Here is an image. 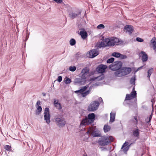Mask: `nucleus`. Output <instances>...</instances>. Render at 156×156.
Returning a JSON list of instances; mask_svg holds the SVG:
<instances>
[{"instance_id":"nucleus-42","label":"nucleus","mask_w":156,"mask_h":156,"mask_svg":"<svg viewBox=\"0 0 156 156\" xmlns=\"http://www.w3.org/2000/svg\"><path fill=\"white\" fill-rule=\"evenodd\" d=\"M128 144V142H126L122 145L121 149L126 146Z\"/></svg>"},{"instance_id":"nucleus-50","label":"nucleus","mask_w":156,"mask_h":156,"mask_svg":"<svg viewBox=\"0 0 156 156\" xmlns=\"http://www.w3.org/2000/svg\"><path fill=\"white\" fill-rule=\"evenodd\" d=\"M42 94L44 96H45L46 95V94L44 93H42Z\"/></svg>"},{"instance_id":"nucleus-47","label":"nucleus","mask_w":156,"mask_h":156,"mask_svg":"<svg viewBox=\"0 0 156 156\" xmlns=\"http://www.w3.org/2000/svg\"><path fill=\"white\" fill-rule=\"evenodd\" d=\"M151 101L152 103V105L153 106L154 102H155V100L154 99H152Z\"/></svg>"},{"instance_id":"nucleus-36","label":"nucleus","mask_w":156,"mask_h":156,"mask_svg":"<svg viewBox=\"0 0 156 156\" xmlns=\"http://www.w3.org/2000/svg\"><path fill=\"white\" fill-rule=\"evenodd\" d=\"M105 26L103 24H100L98 25L97 27V28L98 29H103L105 28Z\"/></svg>"},{"instance_id":"nucleus-29","label":"nucleus","mask_w":156,"mask_h":156,"mask_svg":"<svg viewBox=\"0 0 156 156\" xmlns=\"http://www.w3.org/2000/svg\"><path fill=\"white\" fill-rule=\"evenodd\" d=\"M105 77V76L103 74H102L101 75L96 78L95 79L98 80L100 81L103 80Z\"/></svg>"},{"instance_id":"nucleus-6","label":"nucleus","mask_w":156,"mask_h":156,"mask_svg":"<svg viewBox=\"0 0 156 156\" xmlns=\"http://www.w3.org/2000/svg\"><path fill=\"white\" fill-rule=\"evenodd\" d=\"M99 105L100 103L98 101H92L88 106L87 110L89 112H94L98 109Z\"/></svg>"},{"instance_id":"nucleus-43","label":"nucleus","mask_w":156,"mask_h":156,"mask_svg":"<svg viewBox=\"0 0 156 156\" xmlns=\"http://www.w3.org/2000/svg\"><path fill=\"white\" fill-rule=\"evenodd\" d=\"M54 1L58 3H61L62 2V0H54Z\"/></svg>"},{"instance_id":"nucleus-10","label":"nucleus","mask_w":156,"mask_h":156,"mask_svg":"<svg viewBox=\"0 0 156 156\" xmlns=\"http://www.w3.org/2000/svg\"><path fill=\"white\" fill-rule=\"evenodd\" d=\"M91 135L94 137L101 136V134L99 133V131L95 127H92L91 128Z\"/></svg>"},{"instance_id":"nucleus-39","label":"nucleus","mask_w":156,"mask_h":156,"mask_svg":"<svg viewBox=\"0 0 156 156\" xmlns=\"http://www.w3.org/2000/svg\"><path fill=\"white\" fill-rule=\"evenodd\" d=\"M136 40L137 41L140 42H142L144 41V40L143 39L139 37H137L136 38Z\"/></svg>"},{"instance_id":"nucleus-31","label":"nucleus","mask_w":156,"mask_h":156,"mask_svg":"<svg viewBox=\"0 0 156 156\" xmlns=\"http://www.w3.org/2000/svg\"><path fill=\"white\" fill-rule=\"evenodd\" d=\"M136 79L135 77L134 76V77H132L130 80V83L132 84H135V80Z\"/></svg>"},{"instance_id":"nucleus-38","label":"nucleus","mask_w":156,"mask_h":156,"mask_svg":"<svg viewBox=\"0 0 156 156\" xmlns=\"http://www.w3.org/2000/svg\"><path fill=\"white\" fill-rule=\"evenodd\" d=\"M152 115H153L152 113H151V115L149 117H148V121H146L147 119H146L145 121H146V122H147V123H149V122H150L151 121V119L152 118Z\"/></svg>"},{"instance_id":"nucleus-15","label":"nucleus","mask_w":156,"mask_h":156,"mask_svg":"<svg viewBox=\"0 0 156 156\" xmlns=\"http://www.w3.org/2000/svg\"><path fill=\"white\" fill-rule=\"evenodd\" d=\"M140 130L138 129H136L134 130L133 131V136L136 137V140L139 139V136L140 135Z\"/></svg>"},{"instance_id":"nucleus-24","label":"nucleus","mask_w":156,"mask_h":156,"mask_svg":"<svg viewBox=\"0 0 156 156\" xmlns=\"http://www.w3.org/2000/svg\"><path fill=\"white\" fill-rule=\"evenodd\" d=\"M42 108L41 106H38L36 111L35 114L36 115H38L41 114L42 111Z\"/></svg>"},{"instance_id":"nucleus-32","label":"nucleus","mask_w":156,"mask_h":156,"mask_svg":"<svg viewBox=\"0 0 156 156\" xmlns=\"http://www.w3.org/2000/svg\"><path fill=\"white\" fill-rule=\"evenodd\" d=\"M81 93V95L83 97H85L89 93V90H87L85 92H82Z\"/></svg>"},{"instance_id":"nucleus-46","label":"nucleus","mask_w":156,"mask_h":156,"mask_svg":"<svg viewBox=\"0 0 156 156\" xmlns=\"http://www.w3.org/2000/svg\"><path fill=\"white\" fill-rule=\"evenodd\" d=\"M128 148H129V147H128V146L126 147L123 150L124 151H128Z\"/></svg>"},{"instance_id":"nucleus-40","label":"nucleus","mask_w":156,"mask_h":156,"mask_svg":"<svg viewBox=\"0 0 156 156\" xmlns=\"http://www.w3.org/2000/svg\"><path fill=\"white\" fill-rule=\"evenodd\" d=\"M97 85V84H93V85H92V86H90L89 88V89L88 90H89V92L90 93V91H91L92 88L93 87H94V86H96Z\"/></svg>"},{"instance_id":"nucleus-34","label":"nucleus","mask_w":156,"mask_h":156,"mask_svg":"<svg viewBox=\"0 0 156 156\" xmlns=\"http://www.w3.org/2000/svg\"><path fill=\"white\" fill-rule=\"evenodd\" d=\"M5 149L8 151H9L11 150V147L9 145H6L5 147Z\"/></svg>"},{"instance_id":"nucleus-28","label":"nucleus","mask_w":156,"mask_h":156,"mask_svg":"<svg viewBox=\"0 0 156 156\" xmlns=\"http://www.w3.org/2000/svg\"><path fill=\"white\" fill-rule=\"evenodd\" d=\"M120 53L117 52L113 53L112 54V56L116 58H119L120 56Z\"/></svg>"},{"instance_id":"nucleus-8","label":"nucleus","mask_w":156,"mask_h":156,"mask_svg":"<svg viewBox=\"0 0 156 156\" xmlns=\"http://www.w3.org/2000/svg\"><path fill=\"white\" fill-rule=\"evenodd\" d=\"M44 119L48 124L50 122V118L51 115L50 114L49 109L48 108H46L44 109Z\"/></svg>"},{"instance_id":"nucleus-1","label":"nucleus","mask_w":156,"mask_h":156,"mask_svg":"<svg viewBox=\"0 0 156 156\" xmlns=\"http://www.w3.org/2000/svg\"><path fill=\"white\" fill-rule=\"evenodd\" d=\"M119 44L120 40L119 39L112 37L111 38H106L105 40H103L98 47L99 48H104L107 46H114L115 45H119Z\"/></svg>"},{"instance_id":"nucleus-48","label":"nucleus","mask_w":156,"mask_h":156,"mask_svg":"<svg viewBox=\"0 0 156 156\" xmlns=\"http://www.w3.org/2000/svg\"><path fill=\"white\" fill-rule=\"evenodd\" d=\"M98 100H99V101H100V100H101V101H102V102H103L102 99L101 98V97H99V98H98Z\"/></svg>"},{"instance_id":"nucleus-41","label":"nucleus","mask_w":156,"mask_h":156,"mask_svg":"<svg viewBox=\"0 0 156 156\" xmlns=\"http://www.w3.org/2000/svg\"><path fill=\"white\" fill-rule=\"evenodd\" d=\"M62 76H58L57 80L58 82H60L62 81Z\"/></svg>"},{"instance_id":"nucleus-54","label":"nucleus","mask_w":156,"mask_h":156,"mask_svg":"<svg viewBox=\"0 0 156 156\" xmlns=\"http://www.w3.org/2000/svg\"><path fill=\"white\" fill-rule=\"evenodd\" d=\"M81 30H84V29H81Z\"/></svg>"},{"instance_id":"nucleus-4","label":"nucleus","mask_w":156,"mask_h":156,"mask_svg":"<svg viewBox=\"0 0 156 156\" xmlns=\"http://www.w3.org/2000/svg\"><path fill=\"white\" fill-rule=\"evenodd\" d=\"M95 119V115L94 113L89 114L87 117H85L82 119L80 126H86L93 122Z\"/></svg>"},{"instance_id":"nucleus-12","label":"nucleus","mask_w":156,"mask_h":156,"mask_svg":"<svg viewBox=\"0 0 156 156\" xmlns=\"http://www.w3.org/2000/svg\"><path fill=\"white\" fill-rule=\"evenodd\" d=\"M136 97V91H132L130 94H127L125 100H129L133 99Z\"/></svg>"},{"instance_id":"nucleus-13","label":"nucleus","mask_w":156,"mask_h":156,"mask_svg":"<svg viewBox=\"0 0 156 156\" xmlns=\"http://www.w3.org/2000/svg\"><path fill=\"white\" fill-rule=\"evenodd\" d=\"M124 76L129 74L131 72V69L130 68H123L121 69Z\"/></svg>"},{"instance_id":"nucleus-55","label":"nucleus","mask_w":156,"mask_h":156,"mask_svg":"<svg viewBox=\"0 0 156 156\" xmlns=\"http://www.w3.org/2000/svg\"><path fill=\"white\" fill-rule=\"evenodd\" d=\"M104 149H106V148H104Z\"/></svg>"},{"instance_id":"nucleus-2","label":"nucleus","mask_w":156,"mask_h":156,"mask_svg":"<svg viewBox=\"0 0 156 156\" xmlns=\"http://www.w3.org/2000/svg\"><path fill=\"white\" fill-rule=\"evenodd\" d=\"M89 69L87 67L84 68L82 70L80 74L81 78H76L74 80L75 85H81L84 84L86 81L87 77L89 74Z\"/></svg>"},{"instance_id":"nucleus-26","label":"nucleus","mask_w":156,"mask_h":156,"mask_svg":"<svg viewBox=\"0 0 156 156\" xmlns=\"http://www.w3.org/2000/svg\"><path fill=\"white\" fill-rule=\"evenodd\" d=\"M154 71V69L153 68H151V69H149L147 71L148 76L147 77L148 78L150 79L151 75L152 73Z\"/></svg>"},{"instance_id":"nucleus-18","label":"nucleus","mask_w":156,"mask_h":156,"mask_svg":"<svg viewBox=\"0 0 156 156\" xmlns=\"http://www.w3.org/2000/svg\"><path fill=\"white\" fill-rule=\"evenodd\" d=\"M54 105L56 109L58 110H61L62 108L61 104L59 103L58 100H55L54 102Z\"/></svg>"},{"instance_id":"nucleus-52","label":"nucleus","mask_w":156,"mask_h":156,"mask_svg":"<svg viewBox=\"0 0 156 156\" xmlns=\"http://www.w3.org/2000/svg\"><path fill=\"white\" fill-rule=\"evenodd\" d=\"M140 69H138V68L137 69V70L136 71H138Z\"/></svg>"},{"instance_id":"nucleus-21","label":"nucleus","mask_w":156,"mask_h":156,"mask_svg":"<svg viewBox=\"0 0 156 156\" xmlns=\"http://www.w3.org/2000/svg\"><path fill=\"white\" fill-rule=\"evenodd\" d=\"M89 84L87 85L86 86L83 87L80 90L75 91V92L76 93H81L89 87V84Z\"/></svg>"},{"instance_id":"nucleus-33","label":"nucleus","mask_w":156,"mask_h":156,"mask_svg":"<svg viewBox=\"0 0 156 156\" xmlns=\"http://www.w3.org/2000/svg\"><path fill=\"white\" fill-rule=\"evenodd\" d=\"M114 58L113 57H112L107 60V62L108 63H112L114 60Z\"/></svg>"},{"instance_id":"nucleus-7","label":"nucleus","mask_w":156,"mask_h":156,"mask_svg":"<svg viewBox=\"0 0 156 156\" xmlns=\"http://www.w3.org/2000/svg\"><path fill=\"white\" fill-rule=\"evenodd\" d=\"M122 65V63L121 61H116L109 66V68L112 70L121 69Z\"/></svg>"},{"instance_id":"nucleus-27","label":"nucleus","mask_w":156,"mask_h":156,"mask_svg":"<svg viewBox=\"0 0 156 156\" xmlns=\"http://www.w3.org/2000/svg\"><path fill=\"white\" fill-rule=\"evenodd\" d=\"M64 81L65 83L66 84H69L71 82V80L67 77L65 78Z\"/></svg>"},{"instance_id":"nucleus-23","label":"nucleus","mask_w":156,"mask_h":156,"mask_svg":"<svg viewBox=\"0 0 156 156\" xmlns=\"http://www.w3.org/2000/svg\"><path fill=\"white\" fill-rule=\"evenodd\" d=\"M110 122H113L115 121V113L111 112L110 114Z\"/></svg>"},{"instance_id":"nucleus-44","label":"nucleus","mask_w":156,"mask_h":156,"mask_svg":"<svg viewBox=\"0 0 156 156\" xmlns=\"http://www.w3.org/2000/svg\"><path fill=\"white\" fill-rule=\"evenodd\" d=\"M91 128H90L88 130L87 132L86 133L87 134H90L91 135Z\"/></svg>"},{"instance_id":"nucleus-51","label":"nucleus","mask_w":156,"mask_h":156,"mask_svg":"<svg viewBox=\"0 0 156 156\" xmlns=\"http://www.w3.org/2000/svg\"><path fill=\"white\" fill-rule=\"evenodd\" d=\"M143 67V66H141L140 67L138 68V69H141L142 67Z\"/></svg>"},{"instance_id":"nucleus-35","label":"nucleus","mask_w":156,"mask_h":156,"mask_svg":"<svg viewBox=\"0 0 156 156\" xmlns=\"http://www.w3.org/2000/svg\"><path fill=\"white\" fill-rule=\"evenodd\" d=\"M69 69L70 71L72 72H74L76 70V68L75 66H71L69 67Z\"/></svg>"},{"instance_id":"nucleus-3","label":"nucleus","mask_w":156,"mask_h":156,"mask_svg":"<svg viewBox=\"0 0 156 156\" xmlns=\"http://www.w3.org/2000/svg\"><path fill=\"white\" fill-rule=\"evenodd\" d=\"M113 140V138L112 136H101L98 141L99 145L101 146H105L110 144Z\"/></svg>"},{"instance_id":"nucleus-30","label":"nucleus","mask_w":156,"mask_h":156,"mask_svg":"<svg viewBox=\"0 0 156 156\" xmlns=\"http://www.w3.org/2000/svg\"><path fill=\"white\" fill-rule=\"evenodd\" d=\"M69 43L71 46H73L76 44V41L74 39L72 38L69 41Z\"/></svg>"},{"instance_id":"nucleus-37","label":"nucleus","mask_w":156,"mask_h":156,"mask_svg":"<svg viewBox=\"0 0 156 156\" xmlns=\"http://www.w3.org/2000/svg\"><path fill=\"white\" fill-rule=\"evenodd\" d=\"M119 58L121 59H124L127 58V56L125 55H123L120 54Z\"/></svg>"},{"instance_id":"nucleus-14","label":"nucleus","mask_w":156,"mask_h":156,"mask_svg":"<svg viewBox=\"0 0 156 156\" xmlns=\"http://www.w3.org/2000/svg\"><path fill=\"white\" fill-rule=\"evenodd\" d=\"M124 29L126 30V32H128L129 34H130L133 32V28L132 26L128 25L125 26Z\"/></svg>"},{"instance_id":"nucleus-45","label":"nucleus","mask_w":156,"mask_h":156,"mask_svg":"<svg viewBox=\"0 0 156 156\" xmlns=\"http://www.w3.org/2000/svg\"><path fill=\"white\" fill-rule=\"evenodd\" d=\"M41 104V101H38L36 105V106H39V105H40Z\"/></svg>"},{"instance_id":"nucleus-49","label":"nucleus","mask_w":156,"mask_h":156,"mask_svg":"<svg viewBox=\"0 0 156 156\" xmlns=\"http://www.w3.org/2000/svg\"><path fill=\"white\" fill-rule=\"evenodd\" d=\"M134 119L136 120V123H137V121H138L137 119V117H134Z\"/></svg>"},{"instance_id":"nucleus-56","label":"nucleus","mask_w":156,"mask_h":156,"mask_svg":"<svg viewBox=\"0 0 156 156\" xmlns=\"http://www.w3.org/2000/svg\"><path fill=\"white\" fill-rule=\"evenodd\" d=\"M87 156V155H86V156L85 155H84V156Z\"/></svg>"},{"instance_id":"nucleus-19","label":"nucleus","mask_w":156,"mask_h":156,"mask_svg":"<svg viewBox=\"0 0 156 156\" xmlns=\"http://www.w3.org/2000/svg\"><path fill=\"white\" fill-rule=\"evenodd\" d=\"M115 71L114 74L116 77H121L124 76L121 69Z\"/></svg>"},{"instance_id":"nucleus-17","label":"nucleus","mask_w":156,"mask_h":156,"mask_svg":"<svg viewBox=\"0 0 156 156\" xmlns=\"http://www.w3.org/2000/svg\"><path fill=\"white\" fill-rule=\"evenodd\" d=\"M141 54H142V60L143 62H146L148 59V56L145 52L144 51H141Z\"/></svg>"},{"instance_id":"nucleus-20","label":"nucleus","mask_w":156,"mask_h":156,"mask_svg":"<svg viewBox=\"0 0 156 156\" xmlns=\"http://www.w3.org/2000/svg\"><path fill=\"white\" fill-rule=\"evenodd\" d=\"M151 43L152 44L153 49L156 52V39L154 37L153 38L151 41Z\"/></svg>"},{"instance_id":"nucleus-53","label":"nucleus","mask_w":156,"mask_h":156,"mask_svg":"<svg viewBox=\"0 0 156 156\" xmlns=\"http://www.w3.org/2000/svg\"><path fill=\"white\" fill-rule=\"evenodd\" d=\"M154 28L155 29H156V26H155L154 27Z\"/></svg>"},{"instance_id":"nucleus-11","label":"nucleus","mask_w":156,"mask_h":156,"mask_svg":"<svg viewBox=\"0 0 156 156\" xmlns=\"http://www.w3.org/2000/svg\"><path fill=\"white\" fill-rule=\"evenodd\" d=\"M107 66L105 65L102 64L99 65L96 68V71L98 73H103L105 71Z\"/></svg>"},{"instance_id":"nucleus-9","label":"nucleus","mask_w":156,"mask_h":156,"mask_svg":"<svg viewBox=\"0 0 156 156\" xmlns=\"http://www.w3.org/2000/svg\"><path fill=\"white\" fill-rule=\"evenodd\" d=\"M55 121L57 125L60 127H63L66 124L65 119L57 117L55 118Z\"/></svg>"},{"instance_id":"nucleus-5","label":"nucleus","mask_w":156,"mask_h":156,"mask_svg":"<svg viewBox=\"0 0 156 156\" xmlns=\"http://www.w3.org/2000/svg\"><path fill=\"white\" fill-rule=\"evenodd\" d=\"M100 43H97L95 45V47L96 48L90 50L89 52V57L90 58H93L97 56L99 54V48L101 47H98L99 44H100Z\"/></svg>"},{"instance_id":"nucleus-22","label":"nucleus","mask_w":156,"mask_h":156,"mask_svg":"<svg viewBox=\"0 0 156 156\" xmlns=\"http://www.w3.org/2000/svg\"><path fill=\"white\" fill-rule=\"evenodd\" d=\"M80 34L82 38L83 39H85L87 36V33L86 31H81L80 32Z\"/></svg>"},{"instance_id":"nucleus-25","label":"nucleus","mask_w":156,"mask_h":156,"mask_svg":"<svg viewBox=\"0 0 156 156\" xmlns=\"http://www.w3.org/2000/svg\"><path fill=\"white\" fill-rule=\"evenodd\" d=\"M103 129L105 132L106 133L110 130L111 127L108 125H105L104 126Z\"/></svg>"},{"instance_id":"nucleus-16","label":"nucleus","mask_w":156,"mask_h":156,"mask_svg":"<svg viewBox=\"0 0 156 156\" xmlns=\"http://www.w3.org/2000/svg\"><path fill=\"white\" fill-rule=\"evenodd\" d=\"M81 12L79 11L78 14L73 12L70 11L69 12V16L72 19H74L77 16L80 15Z\"/></svg>"}]
</instances>
